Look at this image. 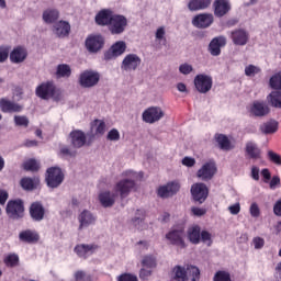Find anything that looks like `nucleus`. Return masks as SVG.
Here are the masks:
<instances>
[{
	"label": "nucleus",
	"instance_id": "f257e3e1",
	"mask_svg": "<svg viewBox=\"0 0 281 281\" xmlns=\"http://www.w3.org/2000/svg\"><path fill=\"white\" fill-rule=\"evenodd\" d=\"M35 95L41 100H54L55 102H60L63 99V92L56 88L54 81H45L37 86Z\"/></svg>",
	"mask_w": 281,
	"mask_h": 281
},
{
	"label": "nucleus",
	"instance_id": "f03ea898",
	"mask_svg": "<svg viewBox=\"0 0 281 281\" xmlns=\"http://www.w3.org/2000/svg\"><path fill=\"white\" fill-rule=\"evenodd\" d=\"M63 181H65V172H63V169L59 167H50L46 170L45 183L48 188L53 190L60 188Z\"/></svg>",
	"mask_w": 281,
	"mask_h": 281
},
{
	"label": "nucleus",
	"instance_id": "7ed1b4c3",
	"mask_svg": "<svg viewBox=\"0 0 281 281\" xmlns=\"http://www.w3.org/2000/svg\"><path fill=\"white\" fill-rule=\"evenodd\" d=\"M5 210L9 218H12L13 221H19V218L25 216V204L21 199L10 200L7 203Z\"/></svg>",
	"mask_w": 281,
	"mask_h": 281
},
{
	"label": "nucleus",
	"instance_id": "20e7f679",
	"mask_svg": "<svg viewBox=\"0 0 281 281\" xmlns=\"http://www.w3.org/2000/svg\"><path fill=\"white\" fill-rule=\"evenodd\" d=\"M167 240L175 247H179L180 249H186L188 247L186 245V228L183 226L172 229L166 234Z\"/></svg>",
	"mask_w": 281,
	"mask_h": 281
},
{
	"label": "nucleus",
	"instance_id": "39448f33",
	"mask_svg": "<svg viewBox=\"0 0 281 281\" xmlns=\"http://www.w3.org/2000/svg\"><path fill=\"white\" fill-rule=\"evenodd\" d=\"M127 25L128 20L126 19V16L121 14H114L112 15V20L110 22V25L108 26V30L113 35L124 34Z\"/></svg>",
	"mask_w": 281,
	"mask_h": 281
},
{
	"label": "nucleus",
	"instance_id": "423d86ee",
	"mask_svg": "<svg viewBox=\"0 0 281 281\" xmlns=\"http://www.w3.org/2000/svg\"><path fill=\"white\" fill-rule=\"evenodd\" d=\"M100 82V72L94 70H85L79 76V85L83 87V89H91V87H95Z\"/></svg>",
	"mask_w": 281,
	"mask_h": 281
},
{
	"label": "nucleus",
	"instance_id": "0eeeda50",
	"mask_svg": "<svg viewBox=\"0 0 281 281\" xmlns=\"http://www.w3.org/2000/svg\"><path fill=\"white\" fill-rule=\"evenodd\" d=\"M164 115H166V113L164 112V110H161V108L150 106L143 112L142 117L143 122H145L146 124H155L156 122H159V120H161Z\"/></svg>",
	"mask_w": 281,
	"mask_h": 281
},
{
	"label": "nucleus",
	"instance_id": "6e6552de",
	"mask_svg": "<svg viewBox=\"0 0 281 281\" xmlns=\"http://www.w3.org/2000/svg\"><path fill=\"white\" fill-rule=\"evenodd\" d=\"M104 47V36L100 34H92L86 38V49L90 54H98Z\"/></svg>",
	"mask_w": 281,
	"mask_h": 281
},
{
	"label": "nucleus",
	"instance_id": "1a4fd4ad",
	"mask_svg": "<svg viewBox=\"0 0 281 281\" xmlns=\"http://www.w3.org/2000/svg\"><path fill=\"white\" fill-rule=\"evenodd\" d=\"M191 194L193 200L198 203H205L210 194V189H207V186L203 182L194 183L191 187Z\"/></svg>",
	"mask_w": 281,
	"mask_h": 281
},
{
	"label": "nucleus",
	"instance_id": "9d476101",
	"mask_svg": "<svg viewBox=\"0 0 281 281\" xmlns=\"http://www.w3.org/2000/svg\"><path fill=\"white\" fill-rule=\"evenodd\" d=\"M212 77L207 75H196L194 78V87L199 93H207L212 90Z\"/></svg>",
	"mask_w": 281,
	"mask_h": 281
},
{
	"label": "nucleus",
	"instance_id": "9b49d317",
	"mask_svg": "<svg viewBox=\"0 0 281 281\" xmlns=\"http://www.w3.org/2000/svg\"><path fill=\"white\" fill-rule=\"evenodd\" d=\"M19 240L24 245H37L41 241V234L36 229L26 228L19 233Z\"/></svg>",
	"mask_w": 281,
	"mask_h": 281
},
{
	"label": "nucleus",
	"instance_id": "f8f14e48",
	"mask_svg": "<svg viewBox=\"0 0 281 281\" xmlns=\"http://www.w3.org/2000/svg\"><path fill=\"white\" fill-rule=\"evenodd\" d=\"M98 249H100V246L97 244H78L75 246L74 251L78 258L87 260V258H89V256H93Z\"/></svg>",
	"mask_w": 281,
	"mask_h": 281
},
{
	"label": "nucleus",
	"instance_id": "ddd939ff",
	"mask_svg": "<svg viewBox=\"0 0 281 281\" xmlns=\"http://www.w3.org/2000/svg\"><path fill=\"white\" fill-rule=\"evenodd\" d=\"M142 65V58L137 54H128L124 57L121 64L123 71H136Z\"/></svg>",
	"mask_w": 281,
	"mask_h": 281
},
{
	"label": "nucleus",
	"instance_id": "4468645a",
	"mask_svg": "<svg viewBox=\"0 0 281 281\" xmlns=\"http://www.w3.org/2000/svg\"><path fill=\"white\" fill-rule=\"evenodd\" d=\"M216 175V164L205 162L201 169L198 170L196 177L201 181H212Z\"/></svg>",
	"mask_w": 281,
	"mask_h": 281
},
{
	"label": "nucleus",
	"instance_id": "2eb2a0df",
	"mask_svg": "<svg viewBox=\"0 0 281 281\" xmlns=\"http://www.w3.org/2000/svg\"><path fill=\"white\" fill-rule=\"evenodd\" d=\"M135 188V182L131 179H123L120 180L115 187L114 191L116 194H120L121 199H126L128 194H131V191Z\"/></svg>",
	"mask_w": 281,
	"mask_h": 281
},
{
	"label": "nucleus",
	"instance_id": "dca6fc26",
	"mask_svg": "<svg viewBox=\"0 0 281 281\" xmlns=\"http://www.w3.org/2000/svg\"><path fill=\"white\" fill-rule=\"evenodd\" d=\"M126 52V42L119 41L114 43L108 52L104 53L105 60H113V58H117L122 56Z\"/></svg>",
	"mask_w": 281,
	"mask_h": 281
},
{
	"label": "nucleus",
	"instance_id": "f3484780",
	"mask_svg": "<svg viewBox=\"0 0 281 281\" xmlns=\"http://www.w3.org/2000/svg\"><path fill=\"white\" fill-rule=\"evenodd\" d=\"M179 190H181V184H179V182H168L166 186H162L158 189V196L161 199H168L170 196H175Z\"/></svg>",
	"mask_w": 281,
	"mask_h": 281
},
{
	"label": "nucleus",
	"instance_id": "a211bd4d",
	"mask_svg": "<svg viewBox=\"0 0 281 281\" xmlns=\"http://www.w3.org/2000/svg\"><path fill=\"white\" fill-rule=\"evenodd\" d=\"M53 33L57 38H67L71 34V24L65 20L58 21L53 25Z\"/></svg>",
	"mask_w": 281,
	"mask_h": 281
},
{
	"label": "nucleus",
	"instance_id": "6ab92c4d",
	"mask_svg": "<svg viewBox=\"0 0 281 281\" xmlns=\"http://www.w3.org/2000/svg\"><path fill=\"white\" fill-rule=\"evenodd\" d=\"M29 214L35 223H41L45 218V206L41 202H33L29 209Z\"/></svg>",
	"mask_w": 281,
	"mask_h": 281
},
{
	"label": "nucleus",
	"instance_id": "aec40b11",
	"mask_svg": "<svg viewBox=\"0 0 281 281\" xmlns=\"http://www.w3.org/2000/svg\"><path fill=\"white\" fill-rule=\"evenodd\" d=\"M213 10L217 19H223L232 10V3L227 0H215L213 2Z\"/></svg>",
	"mask_w": 281,
	"mask_h": 281
},
{
	"label": "nucleus",
	"instance_id": "412c9836",
	"mask_svg": "<svg viewBox=\"0 0 281 281\" xmlns=\"http://www.w3.org/2000/svg\"><path fill=\"white\" fill-rule=\"evenodd\" d=\"M270 112L271 110L265 101H254L250 106V113L255 117H265L266 115H269Z\"/></svg>",
	"mask_w": 281,
	"mask_h": 281
},
{
	"label": "nucleus",
	"instance_id": "4be33fe9",
	"mask_svg": "<svg viewBox=\"0 0 281 281\" xmlns=\"http://www.w3.org/2000/svg\"><path fill=\"white\" fill-rule=\"evenodd\" d=\"M231 38L234 45L245 46L247 43H249V32H247L245 29H236L232 31Z\"/></svg>",
	"mask_w": 281,
	"mask_h": 281
},
{
	"label": "nucleus",
	"instance_id": "5701e85b",
	"mask_svg": "<svg viewBox=\"0 0 281 281\" xmlns=\"http://www.w3.org/2000/svg\"><path fill=\"white\" fill-rule=\"evenodd\" d=\"M114 13L110 9H102L99 11L94 18L97 25L101 27H109L113 19Z\"/></svg>",
	"mask_w": 281,
	"mask_h": 281
},
{
	"label": "nucleus",
	"instance_id": "b1692460",
	"mask_svg": "<svg viewBox=\"0 0 281 281\" xmlns=\"http://www.w3.org/2000/svg\"><path fill=\"white\" fill-rule=\"evenodd\" d=\"M192 23L195 27L205 30V27H210L214 23V15L211 13H201L194 16Z\"/></svg>",
	"mask_w": 281,
	"mask_h": 281
},
{
	"label": "nucleus",
	"instance_id": "393cba45",
	"mask_svg": "<svg viewBox=\"0 0 281 281\" xmlns=\"http://www.w3.org/2000/svg\"><path fill=\"white\" fill-rule=\"evenodd\" d=\"M69 139L72 148H82L87 144V135L80 130L70 132Z\"/></svg>",
	"mask_w": 281,
	"mask_h": 281
},
{
	"label": "nucleus",
	"instance_id": "a878e982",
	"mask_svg": "<svg viewBox=\"0 0 281 281\" xmlns=\"http://www.w3.org/2000/svg\"><path fill=\"white\" fill-rule=\"evenodd\" d=\"M38 186H41V178L38 177H23L20 180V188L25 192H33V190H37Z\"/></svg>",
	"mask_w": 281,
	"mask_h": 281
},
{
	"label": "nucleus",
	"instance_id": "bb28decb",
	"mask_svg": "<svg viewBox=\"0 0 281 281\" xmlns=\"http://www.w3.org/2000/svg\"><path fill=\"white\" fill-rule=\"evenodd\" d=\"M227 45V40L224 36L214 37L209 44L211 56H221V48Z\"/></svg>",
	"mask_w": 281,
	"mask_h": 281
},
{
	"label": "nucleus",
	"instance_id": "cd10ccee",
	"mask_svg": "<svg viewBox=\"0 0 281 281\" xmlns=\"http://www.w3.org/2000/svg\"><path fill=\"white\" fill-rule=\"evenodd\" d=\"M27 58V48L23 46H16L13 48V50L10 53V60L14 65H19L21 63H24V60Z\"/></svg>",
	"mask_w": 281,
	"mask_h": 281
},
{
	"label": "nucleus",
	"instance_id": "c85d7f7f",
	"mask_svg": "<svg viewBox=\"0 0 281 281\" xmlns=\"http://www.w3.org/2000/svg\"><path fill=\"white\" fill-rule=\"evenodd\" d=\"M214 139H215L220 150H225L226 153L229 150H234V145L232 144V140H229V137H227V135L216 133L214 135Z\"/></svg>",
	"mask_w": 281,
	"mask_h": 281
},
{
	"label": "nucleus",
	"instance_id": "c756f323",
	"mask_svg": "<svg viewBox=\"0 0 281 281\" xmlns=\"http://www.w3.org/2000/svg\"><path fill=\"white\" fill-rule=\"evenodd\" d=\"M0 109L2 113H21L23 111V106L7 99L0 100Z\"/></svg>",
	"mask_w": 281,
	"mask_h": 281
},
{
	"label": "nucleus",
	"instance_id": "7c9ffc66",
	"mask_svg": "<svg viewBox=\"0 0 281 281\" xmlns=\"http://www.w3.org/2000/svg\"><path fill=\"white\" fill-rule=\"evenodd\" d=\"M245 153L249 159H260L262 157V150L254 142L246 143Z\"/></svg>",
	"mask_w": 281,
	"mask_h": 281
},
{
	"label": "nucleus",
	"instance_id": "2f4dec72",
	"mask_svg": "<svg viewBox=\"0 0 281 281\" xmlns=\"http://www.w3.org/2000/svg\"><path fill=\"white\" fill-rule=\"evenodd\" d=\"M278 128H280V123L276 120H270L260 126V132L263 135H273L278 133Z\"/></svg>",
	"mask_w": 281,
	"mask_h": 281
},
{
	"label": "nucleus",
	"instance_id": "473e14b6",
	"mask_svg": "<svg viewBox=\"0 0 281 281\" xmlns=\"http://www.w3.org/2000/svg\"><path fill=\"white\" fill-rule=\"evenodd\" d=\"M99 201L102 207H113L115 205V193L103 191L99 194Z\"/></svg>",
	"mask_w": 281,
	"mask_h": 281
},
{
	"label": "nucleus",
	"instance_id": "72a5a7b5",
	"mask_svg": "<svg viewBox=\"0 0 281 281\" xmlns=\"http://www.w3.org/2000/svg\"><path fill=\"white\" fill-rule=\"evenodd\" d=\"M79 231L82 229L83 227H89V225H93L95 223V217H93V214L89 212L88 210H85L83 212L80 213L79 217Z\"/></svg>",
	"mask_w": 281,
	"mask_h": 281
},
{
	"label": "nucleus",
	"instance_id": "f704fd0d",
	"mask_svg": "<svg viewBox=\"0 0 281 281\" xmlns=\"http://www.w3.org/2000/svg\"><path fill=\"white\" fill-rule=\"evenodd\" d=\"M209 5H212V0H190L188 9L190 12H199V10H207Z\"/></svg>",
	"mask_w": 281,
	"mask_h": 281
},
{
	"label": "nucleus",
	"instance_id": "c9c22d12",
	"mask_svg": "<svg viewBox=\"0 0 281 281\" xmlns=\"http://www.w3.org/2000/svg\"><path fill=\"white\" fill-rule=\"evenodd\" d=\"M90 128L94 132V135L102 137L106 133V122L95 119L91 122Z\"/></svg>",
	"mask_w": 281,
	"mask_h": 281
},
{
	"label": "nucleus",
	"instance_id": "e433bc0d",
	"mask_svg": "<svg viewBox=\"0 0 281 281\" xmlns=\"http://www.w3.org/2000/svg\"><path fill=\"white\" fill-rule=\"evenodd\" d=\"M188 238L192 245L201 243V226L194 225L188 229Z\"/></svg>",
	"mask_w": 281,
	"mask_h": 281
},
{
	"label": "nucleus",
	"instance_id": "4c0bfd02",
	"mask_svg": "<svg viewBox=\"0 0 281 281\" xmlns=\"http://www.w3.org/2000/svg\"><path fill=\"white\" fill-rule=\"evenodd\" d=\"M172 280L175 281H188V268L176 266L172 269Z\"/></svg>",
	"mask_w": 281,
	"mask_h": 281
},
{
	"label": "nucleus",
	"instance_id": "58836bf2",
	"mask_svg": "<svg viewBox=\"0 0 281 281\" xmlns=\"http://www.w3.org/2000/svg\"><path fill=\"white\" fill-rule=\"evenodd\" d=\"M60 19V12L56 9H48L43 12V21L45 23H56Z\"/></svg>",
	"mask_w": 281,
	"mask_h": 281
},
{
	"label": "nucleus",
	"instance_id": "ea45409f",
	"mask_svg": "<svg viewBox=\"0 0 281 281\" xmlns=\"http://www.w3.org/2000/svg\"><path fill=\"white\" fill-rule=\"evenodd\" d=\"M22 168L25 172H38L41 170V162L34 158H30L22 164Z\"/></svg>",
	"mask_w": 281,
	"mask_h": 281
},
{
	"label": "nucleus",
	"instance_id": "a19ab883",
	"mask_svg": "<svg viewBox=\"0 0 281 281\" xmlns=\"http://www.w3.org/2000/svg\"><path fill=\"white\" fill-rule=\"evenodd\" d=\"M76 155H78V151L69 148V146L66 145H63L58 151V157L61 159H74L76 158Z\"/></svg>",
	"mask_w": 281,
	"mask_h": 281
},
{
	"label": "nucleus",
	"instance_id": "79ce46f5",
	"mask_svg": "<svg viewBox=\"0 0 281 281\" xmlns=\"http://www.w3.org/2000/svg\"><path fill=\"white\" fill-rule=\"evenodd\" d=\"M3 262H4L5 267H9L10 269H14V267H19L21 261H20L19 256L16 254L12 252V254L7 255L3 258Z\"/></svg>",
	"mask_w": 281,
	"mask_h": 281
},
{
	"label": "nucleus",
	"instance_id": "37998d69",
	"mask_svg": "<svg viewBox=\"0 0 281 281\" xmlns=\"http://www.w3.org/2000/svg\"><path fill=\"white\" fill-rule=\"evenodd\" d=\"M57 78H70L71 77V67L67 64H59L56 69Z\"/></svg>",
	"mask_w": 281,
	"mask_h": 281
},
{
	"label": "nucleus",
	"instance_id": "c03bdc74",
	"mask_svg": "<svg viewBox=\"0 0 281 281\" xmlns=\"http://www.w3.org/2000/svg\"><path fill=\"white\" fill-rule=\"evenodd\" d=\"M142 267H146L147 269H157V257L153 255H146L143 257Z\"/></svg>",
	"mask_w": 281,
	"mask_h": 281
},
{
	"label": "nucleus",
	"instance_id": "a18cd8bd",
	"mask_svg": "<svg viewBox=\"0 0 281 281\" xmlns=\"http://www.w3.org/2000/svg\"><path fill=\"white\" fill-rule=\"evenodd\" d=\"M268 100H270L271 106H274V109H281V91H272Z\"/></svg>",
	"mask_w": 281,
	"mask_h": 281
},
{
	"label": "nucleus",
	"instance_id": "49530a36",
	"mask_svg": "<svg viewBox=\"0 0 281 281\" xmlns=\"http://www.w3.org/2000/svg\"><path fill=\"white\" fill-rule=\"evenodd\" d=\"M192 278V281H198L201 278V271L196 266H187V278Z\"/></svg>",
	"mask_w": 281,
	"mask_h": 281
},
{
	"label": "nucleus",
	"instance_id": "de8ad7c7",
	"mask_svg": "<svg viewBox=\"0 0 281 281\" xmlns=\"http://www.w3.org/2000/svg\"><path fill=\"white\" fill-rule=\"evenodd\" d=\"M213 281H232V274L225 270H218L214 274Z\"/></svg>",
	"mask_w": 281,
	"mask_h": 281
},
{
	"label": "nucleus",
	"instance_id": "09e8293b",
	"mask_svg": "<svg viewBox=\"0 0 281 281\" xmlns=\"http://www.w3.org/2000/svg\"><path fill=\"white\" fill-rule=\"evenodd\" d=\"M144 218H146V211L137 210L134 218H132V223L135 225V227H137V225H140V223H144Z\"/></svg>",
	"mask_w": 281,
	"mask_h": 281
},
{
	"label": "nucleus",
	"instance_id": "8fccbe9b",
	"mask_svg": "<svg viewBox=\"0 0 281 281\" xmlns=\"http://www.w3.org/2000/svg\"><path fill=\"white\" fill-rule=\"evenodd\" d=\"M270 87L271 89L281 90V71L270 78Z\"/></svg>",
	"mask_w": 281,
	"mask_h": 281
},
{
	"label": "nucleus",
	"instance_id": "3c124183",
	"mask_svg": "<svg viewBox=\"0 0 281 281\" xmlns=\"http://www.w3.org/2000/svg\"><path fill=\"white\" fill-rule=\"evenodd\" d=\"M268 159H269V161H271V164H274L276 166H281L280 154H278L273 150H268Z\"/></svg>",
	"mask_w": 281,
	"mask_h": 281
},
{
	"label": "nucleus",
	"instance_id": "603ef678",
	"mask_svg": "<svg viewBox=\"0 0 281 281\" xmlns=\"http://www.w3.org/2000/svg\"><path fill=\"white\" fill-rule=\"evenodd\" d=\"M14 123L16 126H24V128H27V126H30V120L27 119V116L15 115Z\"/></svg>",
	"mask_w": 281,
	"mask_h": 281
},
{
	"label": "nucleus",
	"instance_id": "864d4df0",
	"mask_svg": "<svg viewBox=\"0 0 281 281\" xmlns=\"http://www.w3.org/2000/svg\"><path fill=\"white\" fill-rule=\"evenodd\" d=\"M75 280L76 281H91V274H87V272L82 270H78L75 272Z\"/></svg>",
	"mask_w": 281,
	"mask_h": 281
},
{
	"label": "nucleus",
	"instance_id": "5fc2aeb1",
	"mask_svg": "<svg viewBox=\"0 0 281 281\" xmlns=\"http://www.w3.org/2000/svg\"><path fill=\"white\" fill-rule=\"evenodd\" d=\"M106 139L109 142H120V131H117V128H112L108 135H106Z\"/></svg>",
	"mask_w": 281,
	"mask_h": 281
},
{
	"label": "nucleus",
	"instance_id": "6e6d98bb",
	"mask_svg": "<svg viewBox=\"0 0 281 281\" xmlns=\"http://www.w3.org/2000/svg\"><path fill=\"white\" fill-rule=\"evenodd\" d=\"M116 280L117 281H139L137 279V276L128 272L122 273L121 276L117 277Z\"/></svg>",
	"mask_w": 281,
	"mask_h": 281
},
{
	"label": "nucleus",
	"instance_id": "4d7b16f0",
	"mask_svg": "<svg viewBox=\"0 0 281 281\" xmlns=\"http://www.w3.org/2000/svg\"><path fill=\"white\" fill-rule=\"evenodd\" d=\"M193 70H194V68L190 64H181L179 66V71H180V74H183V76H188V75L192 74Z\"/></svg>",
	"mask_w": 281,
	"mask_h": 281
},
{
	"label": "nucleus",
	"instance_id": "13d9d810",
	"mask_svg": "<svg viewBox=\"0 0 281 281\" xmlns=\"http://www.w3.org/2000/svg\"><path fill=\"white\" fill-rule=\"evenodd\" d=\"M256 74H260V68L256 67L255 65H248L245 68V75L246 76H256Z\"/></svg>",
	"mask_w": 281,
	"mask_h": 281
},
{
	"label": "nucleus",
	"instance_id": "bf43d9fd",
	"mask_svg": "<svg viewBox=\"0 0 281 281\" xmlns=\"http://www.w3.org/2000/svg\"><path fill=\"white\" fill-rule=\"evenodd\" d=\"M249 213L252 218H258V216H260V206H258V203L254 202L250 205Z\"/></svg>",
	"mask_w": 281,
	"mask_h": 281
},
{
	"label": "nucleus",
	"instance_id": "052dcab7",
	"mask_svg": "<svg viewBox=\"0 0 281 281\" xmlns=\"http://www.w3.org/2000/svg\"><path fill=\"white\" fill-rule=\"evenodd\" d=\"M10 56V49L8 47L0 46V63H5Z\"/></svg>",
	"mask_w": 281,
	"mask_h": 281
},
{
	"label": "nucleus",
	"instance_id": "680f3d73",
	"mask_svg": "<svg viewBox=\"0 0 281 281\" xmlns=\"http://www.w3.org/2000/svg\"><path fill=\"white\" fill-rule=\"evenodd\" d=\"M151 276H153V270H150V268L148 269L142 268L139 271L140 280H148V278H150Z\"/></svg>",
	"mask_w": 281,
	"mask_h": 281
},
{
	"label": "nucleus",
	"instance_id": "e2e57ef3",
	"mask_svg": "<svg viewBox=\"0 0 281 281\" xmlns=\"http://www.w3.org/2000/svg\"><path fill=\"white\" fill-rule=\"evenodd\" d=\"M196 160L192 157H184L182 159V166H187V168H192L193 166H195Z\"/></svg>",
	"mask_w": 281,
	"mask_h": 281
},
{
	"label": "nucleus",
	"instance_id": "0e129e2a",
	"mask_svg": "<svg viewBox=\"0 0 281 281\" xmlns=\"http://www.w3.org/2000/svg\"><path fill=\"white\" fill-rule=\"evenodd\" d=\"M201 239H202V243H207V240L212 243V234H210V232L207 231H202L200 233V240Z\"/></svg>",
	"mask_w": 281,
	"mask_h": 281
},
{
	"label": "nucleus",
	"instance_id": "69168bd1",
	"mask_svg": "<svg viewBox=\"0 0 281 281\" xmlns=\"http://www.w3.org/2000/svg\"><path fill=\"white\" fill-rule=\"evenodd\" d=\"M252 243L255 245V249H262V247H265V239L261 237H255Z\"/></svg>",
	"mask_w": 281,
	"mask_h": 281
},
{
	"label": "nucleus",
	"instance_id": "338daca9",
	"mask_svg": "<svg viewBox=\"0 0 281 281\" xmlns=\"http://www.w3.org/2000/svg\"><path fill=\"white\" fill-rule=\"evenodd\" d=\"M228 210H229L231 214H234V215L239 214L240 213V204L236 203L234 205H231L228 207Z\"/></svg>",
	"mask_w": 281,
	"mask_h": 281
},
{
	"label": "nucleus",
	"instance_id": "774afa93",
	"mask_svg": "<svg viewBox=\"0 0 281 281\" xmlns=\"http://www.w3.org/2000/svg\"><path fill=\"white\" fill-rule=\"evenodd\" d=\"M276 216H281V200H278L273 206Z\"/></svg>",
	"mask_w": 281,
	"mask_h": 281
}]
</instances>
